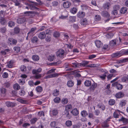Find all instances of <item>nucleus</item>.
Returning a JSON list of instances; mask_svg holds the SVG:
<instances>
[{
    "label": "nucleus",
    "mask_w": 128,
    "mask_h": 128,
    "mask_svg": "<svg viewBox=\"0 0 128 128\" xmlns=\"http://www.w3.org/2000/svg\"><path fill=\"white\" fill-rule=\"evenodd\" d=\"M119 62L118 63H120L121 62H124L128 61V58H124L123 59H122L120 60Z\"/></svg>",
    "instance_id": "49"
},
{
    "label": "nucleus",
    "mask_w": 128,
    "mask_h": 128,
    "mask_svg": "<svg viewBox=\"0 0 128 128\" xmlns=\"http://www.w3.org/2000/svg\"><path fill=\"white\" fill-rule=\"evenodd\" d=\"M36 29V27L32 28L28 34V36L30 35L31 36H32L34 35L35 34V31Z\"/></svg>",
    "instance_id": "5"
},
{
    "label": "nucleus",
    "mask_w": 128,
    "mask_h": 128,
    "mask_svg": "<svg viewBox=\"0 0 128 128\" xmlns=\"http://www.w3.org/2000/svg\"><path fill=\"white\" fill-rule=\"evenodd\" d=\"M91 84V81L89 80H86L84 82L85 86H90Z\"/></svg>",
    "instance_id": "34"
},
{
    "label": "nucleus",
    "mask_w": 128,
    "mask_h": 128,
    "mask_svg": "<svg viewBox=\"0 0 128 128\" xmlns=\"http://www.w3.org/2000/svg\"><path fill=\"white\" fill-rule=\"evenodd\" d=\"M38 40V39L37 37L34 36L32 38L31 40L32 43H36Z\"/></svg>",
    "instance_id": "42"
},
{
    "label": "nucleus",
    "mask_w": 128,
    "mask_h": 128,
    "mask_svg": "<svg viewBox=\"0 0 128 128\" xmlns=\"http://www.w3.org/2000/svg\"><path fill=\"white\" fill-rule=\"evenodd\" d=\"M14 22H12L10 21L8 22V26L10 27H12V26H14Z\"/></svg>",
    "instance_id": "58"
},
{
    "label": "nucleus",
    "mask_w": 128,
    "mask_h": 128,
    "mask_svg": "<svg viewBox=\"0 0 128 128\" xmlns=\"http://www.w3.org/2000/svg\"><path fill=\"white\" fill-rule=\"evenodd\" d=\"M59 33L58 32H56L54 33V36L55 37L57 38L58 37L60 36Z\"/></svg>",
    "instance_id": "60"
},
{
    "label": "nucleus",
    "mask_w": 128,
    "mask_h": 128,
    "mask_svg": "<svg viewBox=\"0 0 128 128\" xmlns=\"http://www.w3.org/2000/svg\"><path fill=\"white\" fill-rule=\"evenodd\" d=\"M24 14L25 16H28L32 17L33 16L34 14L32 12H24Z\"/></svg>",
    "instance_id": "21"
},
{
    "label": "nucleus",
    "mask_w": 128,
    "mask_h": 128,
    "mask_svg": "<svg viewBox=\"0 0 128 128\" xmlns=\"http://www.w3.org/2000/svg\"><path fill=\"white\" fill-rule=\"evenodd\" d=\"M116 87L117 88L118 90H121L122 88V85L119 83H117L116 84Z\"/></svg>",
    "instance_id": "39"
},
{
    "label": "nucleus",
    "mask_w": 128,
    "mask_h": 128,
    "mask_svg": "<svg viewBox=\"0 0 128 128\" xmlns=\"http://www.w3.org/2000/svg\"><path fill=\"white\" fill-rule=\"evenodd\" d=\"M60 74L58 73H54L52 74H50L44 77V78H49L58 77Z\"/></svg>",
    "instance_id": "4"
},
{
    "label": "nucleus",
    "mask_w": 128,
    "mask_h": 128,
    "mask_svg": "<svg viewBox=\"0 0 128 128\" xmlns=\"http://www.w3.org/2000/svg\"><path fill=\"white\" fill-rule=\"evenodd\" d=\"M6 43L9 46H15L17 43V41L13 38H8Z\"/></svg>",
    "instance_id": "1"
},
{
    "label": "nucleus",
    "mask_w": 128,
    "mask_h": 128,
    "mask_svg": "<svg viewBox=\"0 0 128 128\" xmlns=\"http://www.w3.org/2000/svg\"><path fill=\"white\" fill-rule=\"evenodd\" d=\"M37 7L33 4H30L29 6V8L31 10H34L36 9Z\"/></svg>",
    "instance_id": "44"
},
{
    "label": "nucleus",
    "mask_w": 128,
    "mask_h": 128,
    "mask_svg": "<svg viewBox=\"0 0 128 128\" xmlns=\"http://www.w3.org/2000/svg\"><path fill=\"white\" fill-rule=\"evenodd\" d=\"M58 112L56 110L54 109L50 112V114L52 116H56L58 114Z\"/></svg>",
    "instance_id": "22"
},
{
    "label": "nucleus",
    "mask_w": 128,
    "mask_h": 128,
    "mask_svg": "<svg viewBox=\"0 0 128 128\" xmlns=\"http://www.w3.org/2000/svg\"><path fill=\"white\" fill-rule=\"evenodd\" d=\"M5 104L8 107H14L15 106L14 103L10 101H8L6 102Z\"/></svg>",
    "instance_id": "15"
},
{
    "label": "nucleus",
    "mask_w": 128,
    "mask_h": 128,
    "mask_svg": "<svg viewBox=\"0 0 128 128\" xmlns=\"http://www.w3.org/2000/svg\"><path fill=\"white\" fill-rule=\"evenodd\" d=\"M36 90L38 92H40L42 91V88L41 86H38L36 88Z\"/></svg>",
    "instance_id": "38"
},
{
    "label": "nucleus",
    "mask_w": 128,
    "mask_h": 128,
    "mask_svg": "<svg viewBox=\"0 0 128 128\" xmlns=\"http://www.w3.org/2000/svg\"><path fill=\"white\" fill-rule=\"evenodd\" d=\"M109 104L111 105H114L115 103V101L114 99H110L108 102Z\"/></svg>",
    "instance_id": "40"
},
{
    "label": "nucleus",
    "mask_w": 128,
    "mask_h": 128,
    "mask_svg": "<svg viewBox=\"0 0 128 128\" xmlns=\"http://www.w3.org/2000/svg\"><path fill=\"white\" fill-rule=\"evenodd\" d=\"M37 120L38 119L36 118H32L30 120L31 124H34L35 123Z\"/></svg>",
    "instance_id": "50"
},
{
    "label": "nucleus",
    "mask_w": 128,
    "mask_h": 128,
    "mask_svg": "<svg viewBox=\"0 0 128 128\" xmlns=\"http://www.w3.org/2000/svg\"><path fill=\"white\" fill-rule=\"evenodd\" d=\"M96 55L95 54H92L88 56V58L90 59H92L95 58L96 57Z\"/></svg>",
    "instance_id": "63"
},
{
    "label": "nucleus",
    "mask_w": 128,
    "mask_h": 128,
    "mask_svg": "<svg viewBox=\"0 0 128 128\" xmlns=\"http://www.w3.org/2000/svg\"><path fill=\"white\" fill-rule=\"evenodd\" d=\"M72 66L73 67L76 68L78 67L79 65L78 63L77 62H75L72 63Z\"/></svg>",
    "instance_id": "51"
},
{
    "label": "nucleus",
    "mask_w": 128,
    "mask_h": 128,
    "mask_svg": "<svg viewBox=\"0 0 128 128\" xmlns=\"http://www.w3.org/2000/svg\"><path fill=\"white\" fill-rule=\"evenodd\" d=\"M20 69L22 72H24L26 71V68L25 66H21Z\"/></svg>",
    "instance_id": "56"
},
{
    "label": "nucleus",
    "mask_w": 128,
    "mask_h": 128,
    "mask_svg": "<svg viewBox=\"0 0 128 128\" xmlns=\"http://www.w3.org/2000/svg\"><path fill=\"white\" fill-rule=\"evenodd\" d=\"M74 82L70 80L68 82L67 85L68 87H71L74 86Z\"/></svg>",
    "instance_id": "29"
},
{
    "label": "nucleus",
    "mask_w": 128,
    "mask_h": 128,
    "mask_svg": "<svg viewBox=\"0 0 128 128\" xmlns=\"http://www.w3.org/2000/svg\"><path fill=\"white\" fill-rule=\"evenodd\" d=\"M88 117L90 118H92V119H94L95 118L93 114L91 112L89 113Z\"/></svg>",
    "instance_id": "55"
},
{
    "label": "nucleus",
    "mask_w": 128,
    "mask_h": 128,
    "mask_svg": "<svg viewBox=\"0 0 128 128\" xmlns=\"http://www.w3.org/2000/svg\"><path fill=\"white\" fill-rule=\"evenodd\" d=\"M68 102V99L66 98H62L61 101L62 103L64 104H67Z\"/></svg>",
    "instance_id": "35"
},
{
    "label": "nucleus",
    "mask_w": 128,
    "mask_h": 128,
    "mask_svg": "<svg viewBox=\"0 0 128 128\" xmlns=\"http://www.w3.org/2000/svg\"><path fill=\"white\" fill-rule=\"evenodd\" d=\"M85 15V13L84 12L79 11L77 13V15L79 18H82L84 17Z\"/></svg>",
    "instance_id": "8"
},
{
    "label": "nucleus",
    "mask_w": 128,
    "mask_h": 128,
    "mask_svg": "<svg viewBox=\"0 0 128 128\" xmlns=\"http://www.w3.org/2000/svg\"><path fill=\"white\" fill-rule=\"evenodd\" d=\"M102 15L103 17L109 18L110 16L109 13L106 11H104L102 12Z\"/></svg>",
    "instance_id": "10"
},
{
    "label": "nucleus",
    "mask_w": 128,
    "mask_h": 128,
    "mask_svg": "<svg viewBox=\"0 0 128 128\" xmlns=\"http://www.w3.org/2000/svg\"><path fill=\"white\" fill-rule=\"evenodd\" d=\"M65 124L67 127H70L72 125V122L71 120H68L66 122Z\"/></svg>",
    "instance_id": "24"
},
{
    "label": "nucleus",
    "mask_w": 128,
    "mask_h": 128,
    "mask_svg": "<svg viewBox=\"0 0 128 128\" xmlns=\"http://www.w3.org/2000/svg\"><path fill=\"white\" fill-rule=\"evenodd\" d=\"M26 21V18L24 17H19L17 20V23L18 24L24 23Z\"/></svg>",
    "instance_id": "3"
},
{
    "label": "nucleus",
    "mask_w": 128,
    "mask_h": 128,
    "mask_svg": "<svg viewBox=\"0 0 128 128\" xmlns=\"http://www.w3.org/2000/svg\"><path fill=\"white\" fill-rule=\"evenodd\" d=\"M71 112L73 115L75 116H77L79 114L78 111L76 108L72 110Z\"/></svg>",
    "instance_id": "23"
},
{
    "label": "nucleus",
    "mask_w": 128,
    "mask_h": 128,
    "mask_svg": "<svg viewBox=\"0 0 128 128\" xmlns=\"http://www.w3.org/2000/svg\"><path fill=\"white\" fill-rule=\"evenodd\" d=\"M72 107V106L70 104L67 105L66 106L65 110L66 111V112H68V110L70 109Z\"/></svg>",
    "instance_id": "48"
},
{
    "label": "nucleus",
    "mask_w": 128,
    "mask_h": 128,
    "mask_svg": "<svg viewBox=\"0 0 128 128\" xmlns=\"http://www.w3.org/2000/svg\"><path fill=\"white\" fill-rule=\"evenodd\" d=\"M14 63L13 60H11L7 62V67L10 68H12L13 66Z\"/></svg>",
    "instance_id": "9"
},
{
    "label": "nucleus",
    "mask_w": 128,
    "mask_h": 128,
    "mask_svg": "<svg viewBox=\"0 0 128 128\" xmlns=\"http://www.w3.org/2000/svg\"><path fill=\"white\" fill-rule=\"evenodd\" d=\"M32 58L34 60L37 61L39 60V58L38 56L34 55L32 56Z\"/></svg>",
    "instance_id": "32"
},
{
    "label": "nucleus",
    "mask_w": 128,
    "mask_h": 128,
    "mask_svg": "<svg viewBox=\"0 0 128 128\" xmlns=\"http://www.w3.org/2000/svg\"><path fill=\"white\" fill-rule=\"evenodd\" d=\"M54 58V56L51 55L50 56L48 57V59L50 61H52Z\"/></svg>",
    "instance_id": "52"
},
{
    "label": "nucleus",
    "mask_w": 128,
    "mask_h": 128,
    "mask_svg": "<svg viewBox=\"0 0 128 128\" xmlns=\"http://www.w3.org/2000/svg\"><path fill=\"white\" fill-rule=\"evenodd\" d=\"M88 23V20L86 18H84L81 21V24L83 26L87 24Z\"/></svg>",
    "instance_id": "16"
},
{
    "label": "nucleus",
    "mask_w": 128,
    "mask_h": 128,
    "mask_svg": "<svg viewBox=\"0 0 128 128\" xmlns=\"http://www.w3.org/2000/svg\"><path fill=\"white\" fill-rule=\"evenodd\" d=\"M69 21L71 22H75L76 20V16H70L69 17Z\"/></svg>",
    "instance_id": "37"
},
{
    "label": "nucleus",
    "mask_w": 128,
    "mask_h": 128,
    "mask_svg": "<svg viewBox=\"0 0 128 128\" xmlns=\"http://www.w3.org/2000/svg\"><path fill=\"white\" fill-rule=\"evenodd\" d=\"M71 5L70 3L68 1L65 2L63 4V7L65 8H67L70 7Z\"/></svg>",
    "instance_id": "12"
},
{
    "label": "nucleus",
    "mask_w": 128,
    "mask_h": 128,
    "mask_svg": "<svg viewBox=\"0 0 128 128\" xmlns=\"http://www.w3.org/2000/svg\"><path fill=\"white\" fill-rule=\"evenodd\" d=\"M122 55V54L121 52H117L113 54L112 55V56L113 57H115L116 58H118Z\"/></svg>",
    "instance_id": "14"
},
{
    "label": "nucleus",
    "mask_w": 128,
    "mask_h": 128,
    "mask_svg": "<svg viewBox=\"0 0 128 128\" xmlns=\"http://www.w3.org/2000/svg\"><path fill=\"white\" fill-rule=\"evenodd\" d=\"M126 100H122L120 101V106H124L126 104Z\"/></svg>",
    "instance_id": "31"
},
{
    "label": "nucleus",
    "mask_w": 128,
    "mask_h": 128,
    "mask_svg": "<svg viewBox=\"0 0 128 128\" xmlns=\"http://www.w3.org/2000/svg\"><path fill=\"white\" fill-rule=\"evenodd\" d=\"M59 94V91L57 89H56L54 90L52 93V95L54 96H58Z\"/></svg>",
    "instance_id": "33"
},
{
    "label": "nucleus",
    "mask_w": 128,
    "mask_h": 128,
    "mask_svg": "<svg viewBox=\"0 0 128 128\" xmlns=\"http://www.w3.org/2000/svg\"><path fill=\"white\" fill-rule=\"evenodd\" d=\"M20 86L17 83L15 84L14 85V88L16 90H19L20 89Z\"/></svg>",
    "instance_id": "26"
},
{
    "label": "nucleus",
    "mask_w": 128,
    "mask_h": 128,
    "mask_svg": "<svg viewBox=\"0 0 128 128\" xmlns=\"http://www.w3.org/2000/svg\"><path fill=\"white\" fill-rule=\"evenodd\" d=\"M120 121L126 124L128 122V119L124 118L122 117L119 120Z\"/></svg>",
    "instance_id": "27"
},
{
    "label": "nucleus",
    "mask_w": 128,
    "mask_h": 128,
    "mask_svg": "<svg viewBox=\"0 0 128 128\" xmlns=\"http://www.w3.org/2000/svg\"><path fill=\"white\" fill-rule=\"evenodd\" d=\"M14 49L17 52H20V48L18 46H15L14 48Z\"/></svg>",
    "instance_id": "62"
},
{
    "label": "nucleus",
    "mask_w": 128,
    "mask_h": 128,
    "mask_svg": "<svg viewBox=\"0 0 128 128\" xmlns=\"http://www.w3.org/2000/svg\"><path fill=\"white\" fill-rule=\"evenodd\" d=\"M81 9L83 10H85L88 9L89 7L85 4H82L80 6Z\"/></svg>",
    "instance_id": "28"
},
{
    "label": "nucleus",
    "mask_w": 128,
    "mask_h": 128,
    "mask_svg": "<svg viewBox=\"0 0 128 128\" xmlns=\"http://www.w3.org/2000/svg\"><path fill=\"white\" fill-rule=\"evenodd\" d=\"M110 6V3L108 2H106L105 4H103V7L105 10H108Z\"/></svg>",
    "instance_id": "13"
},
{
    "label": "nucleus",
    "mask_w": 128,
    "mask_h": 128,
    "mask_svg": "<svg viewBox=\"0 0 128 128\" xmlns=\"http://www.w3.org/2000/svg\"><path fill=\"white\" fill-rule=\"evenodd\" d=\"M97 86V84L96 83H94L92 85V90H94L96 87Z\"/></svg>",
    "instance_id": "64"
},
{
    "label": "nucleus",
    "mask_w": 128,
    "mask_h": 128,
    "mask_svg": "<svg viewBox=\"0 0 128 128\" xmlns=\"http://www.w3.org/2000/svg\"><path fill=\"white\" fill-rule=\"evenodd\" d=\"M8 74L6 72H4L2 75V77L4 78H6L8 76Z\"/></svg>",
    "instance_id": "57"
},
{
    "label": "nucleus",
    "mask_w": 128,
    "mask_h": 128,
    "mask_svg": "<svg viewBox=\"0 0 128 128\" xmlns=\"http://www.w3.org/2000/svg\"><path fill=\"white\" fill-rule=\"evenodd\" d=\"M81 114L82 117H86L88 115V113L86 110H83L81 112Z\"/></svg>",
    "instance_id": "30"
},
{
    "label": "nucleus",
    "mask_w": 128,
    "mask_h": 128,
    "mask_svg": "<svg viewBox=\"0 0 128 128\" xmlns=\"http://www.w3.org/2000/svg\"><path fill=\"white\" fill-rule=\"evenodd\" d=\"M106 73H104L103 74L99 76V77L102 80H104L106 79Z\"/></svg>",
    "instance_id": "45"
},
{
    "label": "nucleus",
    "mask_w": 128,
    "mask_h": 128,
    "mask_svg": "<svg viewBox=\"0 0 128 128\" xmlns=\"http://www.w3.org/2000/svg\"><path fill=\"white\" fill-rule=\"evenodd\" d=\"M124 96V94L122 92H118L116 93V97L118 98H122Z\"/></svg>",
    "instance_id": "19"
},
{
    "label": "nucleus",
    "mask_w": 128,
    "mask_h": 128,
    "mask_svg": "<svg viewBox=\"0 0 128 128\" xmlns=\"http://www.w3.org/2000/svg\"><path fill=\"white\" fill-rule=\"evenodd\" d=\"M117 40V39L112 40L110 42V44L112 46L115 45L116 44V42Z\"/></svg>",
    "instance_id": "25"
},
{
    "label": "nucleus",
    "mask_w": 128,
    "mask_h": 128,
    "mask_svg": "<svg viewBox=\"0 0 128 128\" xmlns=\"http://www.w3.org/2000/svg\"><path fill=\"white\" fill-rule=\"evenodd\" d=\"M13 1L15 3V6H18L20 5V2L17 0H13Z\"/></svg>",
    "instance_id": "53"
},
{
    "label": "nucleus",
    "mask_w": 128,
    "mask_h": 128,
    "mask_svg": "<svg viewBox=\"0 0 128 128\" xmlns=\"http://www.w3.org/2000/svg\"><path fill=\"white\" fill-rule=\"evenodd\" d=\"M114 36V34L112 33L108 34L106 35V37L108 38H112Z\"/></svg>",
    "instance_id": "46"
},
{
    "label": "nucleus",
    "mask_w": 128,
    "mask_h": 128,
    "mask_svg": "<svg viewBox=\"0 0 128 128\" xmlns=\"http://www.w3.org/2000/svg\"><path fill=\"white\" fill-rule=\"evenodd\" d=\"M42 71V69L40 68H39L37 70H33L32 72L33 74H36L40 73Z\"/></svg>",
    "instance_id": "11"
},
{
    "label": "nucleus",
    "mask_w": 128,
    "mask_h": 128,
    "mask_svg": "<svg viewBox=\"0 0 128 128\" xmlns=\"http://www.w3.org/2000/svg\"><path fill=\"white\" fill-rule=\"evenodd\" d=\"M38 37L41 39H44L46 36L45 32H42L38 34Z\"/></svg>",
    "instance_id": "6"
},
{
    "label": "nucleus",
    "mask_w": 128,
    "mask_h": 128,
    "mask_svg": "<svg viewBox=\"0 0 128 128\" xmlns=\"http://www.w3.org/2000/svg\"><path fill=\"white\" fill-rule=\"evenodd\" d=\"M54 102L56 103H58L60 102V98L59 97H56L54 99Z\"/></svg>",
    "instance_id": "36"
},
{
    "label": "nucleus",
    "mask_w": 128,
    "mask_h": 128,
    "mask_svg": "<svg viewBox=\"0 0 128 128\" xmlns=\"http://www.w3.org/2000/svg\"><path fill=\"white\" fill-rule=\"evenodd\" d=\"M6 31V29L5 27H3L0 28V32L2 33H5Z\"/></svg>",
    "instance_id": "59"
},
{
    "label": "nucleus",
    "mask_w": 128,
    "mask_h": 128,
    "mask_svg": "<svg viewBox=\"0 0 128 128\" xmlns=\"http://www.w3.org/2000/svg\"><path fill=\"white\" fill-rule=\"evenodd\" d=\"M64 51L63 49H60L58 50L56 52V55L58 58H62L64 57Z\"/></svg>",
    "instance_id": "2"
},
{
    "label": "nucleus",
    "mask_w": 128,
    "mask_h": 128,
    "mask_svg": "<svg viewBox=\"0 0 128 128\" xmlns=\"http://www.w3.org/2000/svg\"><path fill=\"white\" fill-rule=\"evenodd\" d=\"M101 19V17L99 15H97L95 16V20L96 21L99 20Z\"/></svg>",
    "instance_id": "54"
},
{
    "label": "nucleus",
    "mask_w": 128,
    "mask_h": 128,
    "mask_svg": "<svg viewBox=\"0 0 128 128\" xmlns=\"http://www.w3.org/2000/svg\"><path fill=\"white\" fill-rule=\"evenodd\" d=\"M56 70V69L55 68H52L50 70L48 71L46 73L47 74H51L54 73L55 72V71Z\"/></svg>",
    "instance_id": "43"
},
{
    "label": "nucleus",
    "mask_w": 128,
    "mask_h": 128,
    "mask_svg": "<svg viewBox=\"0 0 128 128\" xmlns=\"http://www.w3.org/2000/svg\"><path fill=\"white\" fill-rule=\"evenodd\" d=\"M121 52L122 54H123L124 55H128V49L123 50Z\"/></svg>",
    "instance_id": "47"
},
{
    "label": "nucleus",
    "mask_w": 128,
    "mask_h": 128,
    "mask_svg": "<svg viewBox=\"0 0 128 128\" xmlns=\"http://www.w3.org/2000/svg\"><path fill=\"white\" fill-rule=\"evenodd\" d=\"M0 90L2 95L5 96L6 94V89L4 88H0Z\"/></svg>",
    "instance_id": "17"
},
{
    "label": "nucleus",
    "mask_w": 128,
    "mask_h": 128,
    "mask_svg": "<svg viewBox=\"0 0 128 128\" xmlns=\"http://www.w3.org/2000/svg\"><path fill=\"white\" fill-rule=\"evenodd\" d=\"M77 11V10L76 8H73L71 9L70 12L72 14H74Z\"/></svg>",
    "instance_id": "41"
},
{
    "label": "nucleus",
    "mask_w": 128,
    "mask_h": 128,
    "mask_svg": "<svg viewBox=\"0 0 128 128\" xmlns=\"http://www.w3.org/2000/svg\"><path fill=\"white\" fill-rule=\"evenodd\" d=\"M114 116L115 118H119V114L117 112H115L114 113Z\"/></svg>",
    "instance_id": "61"
},
{
    "label": "nucleus",
    "mask_w": 128,
    "mask_h": 128,
    "mask_svg": "<svg viewBox=\"0 0 128 128\" xmlns=\"http://www.w3.org/2000/svg\"><path fill=\"white\" fill-rule=\"evenodd\" d=\"M95 43L96 46L98 48H99L102 45V44L100 41L98 40H96L95 42Z\"/></svg>",
    "instance_id": "18"
},
{
    "label": "nucleus",
    "mask_w": 128,
    "mask_h": 128,
    "mask_svg": "<svg viewBox=\"0 0 128 128\" xmlns=\"http://www.w3.org/2000/svg\"><path fill=\"white\" fill-rule=\"evenodd\" d=\"M89 62L87 61H84L82 62L80 64V66H83V67L86 66L88 67H92V65H88L86 66L88 64Z\"/></svg>",
    "instance_id": "7"
},
{
    "label": "nucleus",
    "mask_w": 128,
    "mask_h": 128,
    "mask_svg": "<svg viewBox=\"0 0 128 128\" xmlns=\"http://www.w3.org/2000/svg\"><path fill=\"white\" fill-rule=\"evenodd\" d=\"M127 8L126 7H122L120 9V12L122 14H125L127 12Z\"/></svg>",
    "instance_id": "20"
}]
</instances>
